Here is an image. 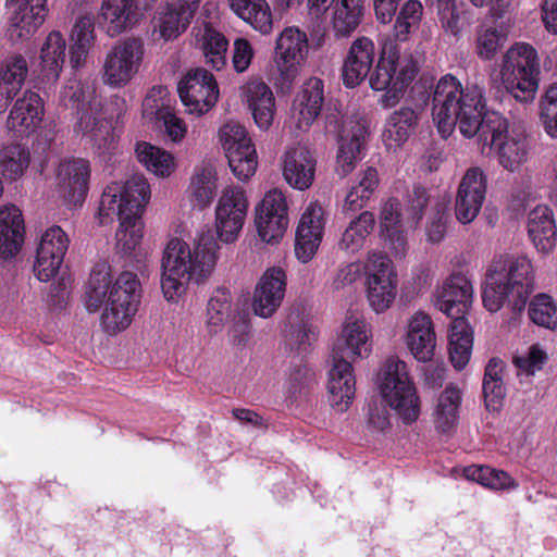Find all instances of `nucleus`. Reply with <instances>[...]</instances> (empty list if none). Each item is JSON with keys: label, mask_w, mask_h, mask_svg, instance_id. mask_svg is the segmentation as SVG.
Masks as SVG:
<instances>
[{"label": "nucleus", "mask_w": 557, "mask_h": 557, "mask_svg": "<svg viewBox=\"0 0 557 557\" xmlns=\"http://www.w3.org/2000/svg\"><path fill=\"white\" fill-rule=\"evenodd\" d=\"M249 210L246 190L237 185L224 187L214 206L213 227L199 234L191 249L185 242L173 238L163 251L161 289L164 298L176 302L185 294L190 280L209 277L219 260L220 243L238 240Z\"/></svg>", "instance_id": "nucleus-1"}, {"label": "nucleus", "mask_w": 557, "mask_h": 557, "mask_svg": "<svg viewBox=\"0 0 557 557\" xmlns=\"http://www.w3.org/2000/svg\"><path fill=\"white\" fill-rule=\"evenodd\" d=\"M432 104L433 122L444 139L453 134L457 124L462 136L479 139H515L524 131L520 123L509 124L500 113L485 111L482 89L476 86L463 89L449 74L437 82Z\"/></svg>", "instance_id": "nucleus-2"}, {"label": "nucleus", "mask_w": 557, "mask_h": 557, "mask_svg": "<svg viewBox=\"0 0 557 557\" xmlns=\"http://www.w3.org/2000/svg\"><path fill=\"white\" fill-rule=\"evenodd\" d=\"M422 15L423 5L420 1H406L396 15L393 35L380 39L379 59L369 84L374 90L385 91L380 99L384 108L395 107L418 74L413 55L400 54L397 41L408 40L410 34L418 29Z\"/></svg>", "instance_id": "nucleus-3"}, {"label": "nucleus", "mask_w": 557, "mask_h": 557, "mask_svg": "<svg viewBox=\"0 0 557 557\" xmlns=\"http://www.w3.org/2000/svg\"><path fill=\"white\" fill-rule=\"evenodd\" d=\"M140 302V283L137 275L123 272L113 282L111 267L98 263L91 271L85 292L88 311L103 307L100 325L109 335L125 331L133 322Z\"/></svg>", "instance_id": "nucleus-4"}, {"label": "nucleus", "mask_w": 557, "mask_h": 557, "mask_svg": "<svg viewBox=\"0 0 557 557\" xmlns=\"http://www.w3.org/2000/svg\"><path fill=\"white\" fill-rule=\"evenodd\" d=\"M150 185L143 175H134L126 182H115L104 189L99 207L102 224L117 218L116 250L128 255L140 244L144 223L140 215L150 200Z\"/></svg>", "instance_id": "nucleus-5"}, {"label": "nucleus", "mask_w": 557, "mask_h": 557, "mask_svg": "<svg viewBox=\"0 0 557 557\" xmlns=\"http://www.w3.org/2000/svg\"><path fill=\"white\" fill-rule=\"evenodd\" d=\"M533 288V267L529 258L499 257L486 272L483 305L490 312H497L507 300L512 311L520 313Z\"/></svg>", "instance_id": "nucleus-6"}, {"label": "nucleus", "mask_w": 557, "mask_h": 557, "mask_svg": "<svg viewBox=\"0 0 557 557\" xmlns=\"http://www.w3.org/2000/svg\"><path fill=\"white\" fill-rule=\"evenodd\" d=\"M375 384L385 405L403 423L412 424L419 419L421 399L407 362L396 357L387 359Z\"/></svg>", "instance_id": "nucleus-7"}, {"label": "nucleus", "mask_w": 557, "mask_h": 557, "mask_svg": "<svg viewBox=\"0 0 557 557\" xmlns=\"http://www.w3.org/2000/svg\"><path fill=\"white\" fill-rule=\"evenodd\" d=\"M539 55L527 42L510 46L502 58L499 78L504 88L518 101L530 102L539 87Z\"/></svg>", "instance_id": "nucleus-8"}, {"label": "nucleus", "mask_w": 557, "mask_h": 557, "mask_svg": "<svg viewBox=\"0 0 557 557\" xmlns=\"http://www.w3.org/2000/svg\"><path fill=\"white\" fill-rule=\"evenodd\" d=\"M62 98L72 102L79 112L75 126L76 136L90 137L91 139H108L119 136L116 134V121L109 117L111 106H103L95 96L91 87L78 81L71 82L62 90Z\"/></svg>", "instance_id": "nucleus-9"}, {"label": "nucleus", "mask_w": 557, "mask_h": 557, "mask_svg": "<svg viewBox=\"0 0 557 557\" xmlns=\"http://www.w3.org/2000/svg\"><path fill=\"white\" fill-rule=\"evenodd\" d=\"M364 293L370 308L375 313L388 310L396 297L398 278L392 259L377 249L366 253Z\"/></svg>", "instance_id": "nucleus-10"}, {"label": "nucleus", "mask_w": 557, "mask_h": 557, "mask_svg": "<svg viewBox=\"0 0 557 557\" xmlns=\"http://www.w3.org/2000/svg\"><path fill=\"white\" fill-rule=\"evenodd\" d=\"M145 58L141 39L128 37L115 42L106 53L101 81L111 88L127 86L140 72Z\"/></svg>", "instance_id": "nucleus-11"}, {"label": "nucleus", "mask_w": 557, "mask_h": 557, "mask_svg": "<svg viewBox=\"0 0 557 557\" xmlns=\"http://www.w3.org/2000/svg\"><path fill=\"white\" fill-rule=\"evenodd\" d=\"M309 53L307 34L297 27L284 28L276 38L274 66L276 82L282 88H290L299 76Z\"/></svg>", "instance_id": "nucleus-12"}, {"label": "nucleus", "mask_w": 557, "mask_h": 557, "mask_svg": "<svg viewBox=\"0 0 557 557\" xmlns=\"http://www.w3.org/2000/svg\"><path fill=\"white\" fill-rule=\"evenodd\" d=\"M288 210L287 198L280 188H272L262 196L253 209V224L261 242L280 243L289 224Z\"/></svg>", "instance_id": "nucleus-13"}, {"label": "nucleus", "mask_w": 557, "mask_h": 557, "mask_svg": "<svg viewBox=\"0 0 557 557\" xmlns=\"http://www.w3.org/2000/svg\"><path fill=\"white\" fill-rule=\"evenodd\" d=\"M324 103V84L310 77L295 95L290 108L289 129L296 137L306 135L321 113Z\"/></svg>", "instance_id": "nucleus-14"}, {"label": "nucleus", "mask_w": 557, "mask_h": 557, "mask_svg": "<svg viewBox=\"0 0 557 557\" xmlns=\"http://www.w3.org/2000/svg\"><path fill=\"white\" fill-rule=\"evenodd\" d=\"M400 341L408 354L418 362H429L436 349V332L431 315L417 310L407 317Z\"/></svg>", "instance_id": "nucleus-15"}, {"label": "nucleus", "mask_w": 557, "mask_h": 557, "mask_svg": "<svg viewBox=\"0 0 557 557\" xmlns=\"http://www.w3.org/2000/svg\"><path fill=\"white\" fill-rule=\"evenodd\" d=\"M326 212L319 201H310L300 214L295 233V256L308 263L318 252L324 235Z\"/></svg>", "instance_id": "nucleus-16"}, {"label": "nucleus", "mask_w": 557, "mask_h": 557, "mask_svg": "<svg viewBox=\"0 0 557 557\" xmlns=\"http://www.w3.org/2000/svg\"><path fill=\"white\" fill-rule=\"evenodd\" d=\"M70 246L67 234L58 225L48 227L40 236L34 273L41 282H49L55 277L63 263Z\"/></svg>", "instance_id": "nucleus-17"}, {"label": "nucleus", "mask_w": 557, "mask_h": 557, "mask_svg": "<svg viewBox=\"0 0 557 557\" xmlns=\"http://www.w3.org/2000/svg\"><path fill=\"white\" fill-rule=\"evenodd\" d=\"M183 104L191 113L208 112L219 99V88L214 76L205 69L188 72L178 84Z\"/></svg>", "instance_id": "nucleus-18"}, {"label": "nucleus", "mask_w": 557, "mask_h": 557, "mask_svg": "<svg viewBox=\"0 0 557 557\" xmlns=\"http://www.w3.org/2000/svg\"><path fill=\"white\" fill-rule=\"evenodd\" d=\"M48 0H5L9 14L8 34L12 40L29 39L48 14Z\"/></svg>", "instance_id": "nucleus-19"}, {"label": "nucleus", "mask_w": 557, "mask_h": 557, "mask_svg": "<svg viewBox=\"0 0 557 557\" xmlns=\"http://www.w3.org/2000/svg\"><path fill=\"white\" fill-rule=\"evenodd\" d=\"M287 286V275L281 267L268 268L260 276L252 295L256 315L271 318L282 306Z\"/></svg>", "instance_id": "nucleus-20"}, {"label": "nucleus", "mask_w": 557, "mask_h": 557, "mask_svg": "<svg viewBox=\"0 0 557 557\" xmlns=\"http://www.w3.org/2000/svg\"><path fill=\"white\" fill-rule=\"evenodd\" d=\"M90 178L89 162L82 158L60 162L57 171V190L71 207L81 206L88 193Z\"/></svg>", "instance_id": "nucleus-21"}, {"label": "nucleus", "mask_w": 557, "mask_h": 557, "mask_svg": "<svg viewBox=\"0 0 557 557\" xmlns=\"http://www.w3.org/2000/svg\"><path fill=\"white\" fill-rule=\"evenodd\" d=\"M473 301V285L462 273H453L435 290L433 305L451 318L463 317Z\"/></svg>", "instance_id": "nucleus-22"}, {"label": "nucleus", "mask_w": 557, "mask_h": 557, "mask_svg": "<svg viewBox=\"0 0 557 557\" xmlns=\"http://www.w3.org/2000/svg\"><path fill=\"white\" fill-rule=\"evenodd\" d=\"M371 337V326L364 318H346L334 344L332 358L348 357L351 361L367 358L372 351Z\"/></svg>", "instance_id": "nucleus-23"}, {"label": "nucleus", "mask_w": 557, "mask_h": 557, "mask_svg": "<svg viewBox=\"0 0 557 557\" xmlns=\"http://www.w3.org/2000/svg\"><path fill=\"white\" fill-rule=\"evenodd\" d=\"M314 151L301 143L290 145L281 157V169L285 182L297 190L311 187L315 176Z\"/></svg>", "instance_id": "nucleus-24"}, {"label": "nucleus", "mask_w": 557, "mask_h": 557, "mask_svg": "<svg viewBox=\"0 0 557 557\" xmlns=\"http://www.w3.org/2000/svg\"><path fill=\"white\" fill-rule=\"evenodd\" d=\"M329 403L338 412L348 410L356 394V377L351 362L334 357L327 377Z\"/></svg>", "instance_id": "nucleus-25"}, {"label": "nucleus", "mask_w": 557, "mask_h": 557, "mask_svg": "<svg viewBox=\"0 0 557 557\" xmlns=\"http://www.w3.org/2000/svg\"><path fill=\"white\" fill-rule=\"evenodd\" d=\"M44 104L38 94L26 90L13 103L7 119V127L16 137L30 136L40 125Z\"/></svg>", "instance_id": "nucleus-26"}, {"label": "nucleus", "mask_w": 557, "mask_h": 557, "mask_svg": "<svg viewBox=\"0 0 557 557\" xmlns=\"http://www.w3.org/2000/svg\"><path fill=\"white\" fill-rule=\"evenodd\" d=\"M219 185L218 169L212 161L197 164L185 190L189 206L200 211L207 209L215 198Z\"/></svg>", "instance_id": "nucleus-27"}, {"label": "nucleus", "mask_w": 557, "mask_h": 557, "mask_svg": "<svg viewBox=\"0 0 557 557\" xmlns=\"http://www.w3.org/2000/svg\"><path fill=\"white\" fill-rule=\"evenodd\" d=\"M98 17L103 32L114 38L134 28L138 22L136 0H101Z\"/></svg>", "instance_id": "nucleus-28"}, {"label": "nucleus", "mask_w": 557, "mask_h": 557, "mask_svg": "<svg viewBox=\"0 0 557 557\" xmlns=\"http://www.w3.org/2000/svg\"><path fill=\"white\" fill-rule=\"evenodd\" d=\"M191 18L189 5L181 2L161 4L151 21L152 35L164 41L174 40L187 29Z\"/></svg>", "instance_id": "nucleus-29"}, {"label": "nucleus", "mask_w": 557, "mask_h": 557, "mask_svg": "<svg viewBox=\"0 0 557 557\" xmlns=\"http://www.w3.org/2000/svg\"><path fill=\"white\" fill-rule=\"evenodd\" d=\"M375 55V46L370 38L355 39L343 64L344 85L349 88L358 86L369 75Z\"/></svg>", "instance_id": "nucleus-30"}, {"label": "nucleus", "mask_w": 557, "mask_h": 557, "mask_svg": "<svg viewBox=\"0 0 557 557\" xmlns=\"http://www.w3.org/2000/svg\"><path fill=\"white\" fill-rule=\"evenodd\" d=\"M462 401L461 389L447 385L436 397L432 408V422L437 433L451 435L459 421V410Z\"/></svg>", "instance_id": "nucleus-31"}, {"label": "nucleus", "mask_w": 557, "mask_h": 557, "mask_svg": "<svg viewBox=\"0 0 557 557\" xmlns=\"http://www.w3.org/2000/svg\"><path fill=\"white\" fill-rule=\"evenodd\" d=\"M240 96L250 109L256 124L268 129L275 114V98L271 88L261 81H251L240 88Z\"/></svg>", "instance_id": "nucleus-32"}, {"label": "nucleus", "mask_w": 557, "mask_h": 557, "mask_svg": "<svg viewBox=\"0 0 557 557\" xmlns=\"http://www.w3.org/2000/svg\"><path fill=\"white\" fill-rule=\"evenodd\" d=\"M27 75L28 62L21 54L11 55L0 64V114L7 111L21 92Z\"/></svg>", "instance_id": "nucleus-33"}, {"label": "nucleus", "mask_w": 557, "mask_h": 557, "mask_svg": "<svg viewBox=\"0 0 557 557\" xmlns=\"http://www.w3.org/2000/svg\"><path fill=\"white\" fill-rule=\"evenodd\" d=\"M24 219L15 206L0 208V255L11 258L16 255L24 243Z\"/></svg>", "instance_id": "nucleus-34"}, {"label": "nucleus", "mask_w": 557, "mask_h": 557, "mask_svg": "<svg viewBox=\"0 0 557 557\" xmlns=\"http://www.w3.org/2000/svg\"><path fill=\"white\" fill-rule=\"evenodd\" d=\"M528 233L539 252L553 251L557 242V232L553 211L547 206H537L530 211Z\"/></svg>", "instance_id": "nucleus-35"}, {"label": "nucleus", "mask_w": 557, "mask_h": 557, "mask_svg": "<svg viewBox=\"0 0 557 557\" xmlns=\"http://www.w3.org/2000/svg\"><path fill=\"white\" fill-rule=\"evenodd\" d=\"M97 40L95 21L90 15L79 16L70 33V63L73 69H82Z\"/></svg>", "instance_id": "nucleus-36"}, {"label": "nucleus", "mask_w": 557, "mask_h": 557, "mask_svg": "<svg viewBox=\"0 0 557 557\" xmlns=\"http://www.w3.org/2000/svg\"><path fill=\"white\" fill-rule=\"evenodd\" d=\"M230 169L239 181H248L258 168V153L253 141H223Z\"/></svg>", "instance_id": "nucleus-37"}, {"label": "nucleus", "mask_w": 557, "mask_h": 557, "mask_svg": "<svg viewBox=\"0 0 557 557\" xmlns=\"http://www.w3.org/2000/svg\"><path fill=\"white\" fill-rule=\"evenodd\" d=\"M323 125V135L335 139H366L371 135L369 122L359 114L344 117L337 111L329 112Z\"/></svg>", "instance_id": "nucleus-38"}, {"label": "nucleus", "mask_w": 557, "mask_h": 557, "mask_svg": "<svg viewBox=\"0 0 557 557\" xmlns=\"http://www.w3.org/2000/svg\"><path fill=\"white\" fill-rule=\"evenodd\" d=\"M375 216L370 211H362L346 226L338 240V248L347 255L360 252L373 233Z\"/></svg>", "instance_id": "nucleus-39"}, {"label": "nucleus", "mask_w": 557, "mask_h": 557, "mask_svg": "<svg viewBox=\"0 0 557 557\" xmlns=\"http://www.w3.org/2000/svg\"><path fill=\"white\" fill-rule=\"evenodd\" d=\"M231 10L262 35L273 29V15L267 0H228Z\"/></svg>", "instance_id": "nucleus-40"}, {"label": "nucleus", "mask_w": 557, "mask_h": 557, "mask_svg": "<svg viewBox=\"0 0 557 557\" xmlns=\"http://www.w3.org/2000/svg\"><path fill=\"white\" fill-rule=\"evenodd\" d=\"M448 341L451 364L455 369L462 370L470 360L473 345L472 330L463 317L453 320Z\"/></svg>", "instance_id": "nucleus-41"}, {"label": "nucleus", "mask_w": 557, "mask_h": 557, "mask_svg": "<svg viewBox=\"0 0 557 557\" xmlns=\"http://www.w3.org/2000/svg\"><path fill=\"white\" fill-rule=\"evenodd\" d=\"M135 150L138 161L157 177H170L177 169L174 154L150 141H138Z\"/></svg>", "instance_id": "nucleus-42"}, {"label": "nucleus", "mask_w": 557, "mask_h": 557, "mask_svg": "<svg viewBox=\"0 0 557 557\" xmlns=\"http://www.w3.org/2000/svg\"><path fill=\"white\" fill-rule=\"evenodd\" d=\"M196 45L202 51L206 62L215 70H221L226 63L228 41L225 36L205 24L197 29Z\"/></svg>", "instance_id": "nucleus-43"}, {"label": "nucleus", "mask_w": 557, "mask_h": 557, "mask_svg": "<svg viewBox=\"0 0 557 557\" xmlns=\"http://www.w3.org/2000/svg\"><path fill=\"white\" fill-rule=\"evenodd\" d=\"M66 55V40L58 30L45 38L39 53L41 70L48 78L57 79L63 69Z\"/></svg>", "instance_id": "nucleus-44"}, {"label": "nucleus", "mask_w": 557, "mask_h": 557, "mask_svg": "<svg viewBox=\"0 0 557 557\" xmlns=\"http://www.w3.org/2000/svg\"><path fill=\"white\" fill-rule=\"evenodd\" d=\"M361 0H337L332 7L331 24L336 37L350 36L360 24Z\"/></svg>", "instance_id": "nucleus-45"}, {"label": "nucleus", "mask_w": 557, "mask_h": 557, "mask_svg": "<svg viewBox=\"0 0 557 557\" xmlns=\"http://www.w3.org/2000/svg\"><path fill=\"white\" fill-rule=\"evenodd\" d=\"M504 362L493 358L485 368L483 379V395L487 410L498 411L506 397V387L503 382Z\"/></svg>", "instance_id": "nucleus-46"}, {"label": "nucleus", "mask_w": 557, "mask_h": 557, "mask_svg": "<svg viewBox=\"0 0 557 557\" xmlns=\"http://www.w3.org/2000/svg\"><path fill=\"white\" fill-rule=\"evenodd\" d=\"M232 312V295L226 289H216L207 304L205 326L209 334L222 332Z\"/></svg>", "instance_id": "nucleus-47"}, {"label": "nucleus", "mask_w": 557, "mask_h": 557, "mask_svg": "<svg viewBox=\"0 0 557 557\" xmlns=\"http://www.w3.org/2000/svg\"><path fill=\"white\" fill-rule=\"evenodd\" d=\"M463 476L493 491H509L518 487V483L507 472L487 466L472 465L462 470Z\"/></svg>", "instance_id": "nucleus-48"}, {"label": "nucleus", "mask_w": 557, "mask_h": 557, "mask_svg": "<svg viewBox=\"0 0 557 557\" xmlns=\"http://www.w3.org/2000/svg\"><path fill=\"white\" fill-rule=\"evenodd\" d=\"M496 151L498 162L509 171L517 170L528 158L527 141H484L481 151L490 154Z\"/></svg>", "instance_id": "nucleus-49"}, {"label": "nucleus", "mask_w": 557, "mask_h": 557, "mask_svg": "<svg viewBox=\"0 0 557 557\" xmlns=\"http://www.w3.org/2000/svg\"><path fill=\"white\" fill-rule=\"evenodd\" d=\"M29 164V152L18 143H11L0 151V172L9 180L20 178Z\"/></svg>", "instance_id": "nucleus-50"}, {"label": "nucleus", "mask_w": 557, "mask_h": 557, "mask_svg": "<svg viewBox=\"0 0 557 557\" xmlns=\"http://www.w3.org/2000/svg\"><path fill=\"white\" fill-rule=\"evenodd\" d=\"M506 35L494 25H480L475 30V54L483 61L493 60L506 42Z\"/></svg>", "instance_id": "nucleus-51"}, {"label": "nucleus", "mask_w": 557, "mask_h": 557, "mask_svg": "<svg viewBox=\"0 0 557 557\" xmlns=\"http://www.w3.org/2000/svg\"><path fill=\"white\" fill-rule=\"evenodd\" d=\"M530 320L548 330L557 329V304L548 294H537L532 298L528 308Z\"/></svg>", "instance_id": "nucleus-52"}, {"label": "nucleus", "mask_w": 557, "mask_h": 557, "mask_svg": "<svg viewBox=\"0 0 557 557\" xmlns=\"http://www.w3.org/2000/svg\"><path fill=\"white\" fill-rule=\"evenodd\" d=\"M417 125V113L410 108H401L387 119L384 135L388 139H408L414 134Z\"/></svg>", "instance_id": "nucleus-53"}, {"label": "nucleus", "mask_w": 557, "mask_h": 557, "mask_svg": "<svg viewBox=\"0 0 557 557\" xmlns=\"http://www.w3.org/2000/svg\"><path fill=\"white\" fill-rule=\"evenodd\" d=\"M172 110V99L165 86H153L143 101V116L158 121Z\"/></svg>", "instance_id": "nucleus-54"}, {"label": "nucleus", "mask_w": 557, "mask_h": 557, "mask_svg": "<svg viewBox=\"0 0 557 557\" xmlns=\"http://www.w3.org/2000/svg\"><path fill=\"white\" fill-rule=\"evenodd\" d=\"M548 360L546 350L539 344L531 345L525 351L513 357V364L519 373L534 375L541 371Z\"/></svg>", "instance_id": "nucleus-55"}, {"label": "nucleus", "mask_w": 557, "mask_h": 557, "mask_svg": "<svg viewBox=\"0 0 557 557\" xmlns=\"http://www.w3.org/2000/svg\"><path fill=\"white\" fill-rule=\"evenodd\" d=\"M363 151L362 141H341L336 156V171L342 176L349 174L362 159Z\"/></svg>", "instance_id": "nucleus-56"}, {"label": "nucleus", "mask_w": 557, "mask_h": 557, "mask_svg": "<svg viewBox=\"0 0 557 557\" xmlns=\"http://www.w3.org/2000/svg\"><path fill=\"white\" fill-rule=\"evenodd\" d=\"M485 197L458 191L455 200V215L462 224L471 223L480 213Z\"/></svg>", "instance_id": "nucleus-57"}, {"label": "nucleus", "mask_w": 557, "mask_h": 557, "mask_svg": "<svg viewBox=\"0 0 557 557\" xmlns=\"http://www.w3.org/2000/svg\"><path fill=\"white\" fill-rule=\"evenodd\" d=\"M366 256L351 262L342 264L335 272L331 286L341 290L354 285L361 276L366 280Z\"/></svg>", "instance_id": "nucleus-58"}, {"label": "nucleus", "mask_w": 557, "mask_h": 557, "mask_svg": "<svg viewBox=\"0 0 557 557\" xmlns=\"http://www.w3.org/2000/svg\"><path fill=\"white\" fill-rule=\"evenodd\" d=\"M437 15L444 32L458 37L462 30L460 13L456 0H437Z\"/></svg>", "instance_id": "nucleus-59"}, {"label": "nucleus", "mask_w": 557, "mask_h": 557, "mask_svg": "<svg viewBox=\"0 0 557 557\" xmlns=\"http://www.w3.org/2000/svg\"><path fill=\"white\" fill-rule=\"evenodd\" d=\"M541 117L550 137H557V84L550 85L541 101Z\"/></svg>", "instance_id": "nucleus-60"}, {"label": "nucleus", "mask_w": 557, "mask_h": 557, "mask_svg": "<svg viewBox=\"0 0 557 557\" xmlns=\"http://www.w3.org/2000/svg\"><path fill=\"white\" fill-rule=\"evenodd\" d=\"M380 234L403 228L400 203L396 199L385 201L379 214Z\"/></svg>", "instance_id": "nucleus-61"}, {"label": "nucleus", "mask_w": 557, "mask_h": 557, "mask_svg": "<svg viewBox=\"0 0 557 557\" xmlns=\"http://www.w3.org/2000/svg\"><path fill=\"white\" fill-rule=\"evenodd\" d=\"M448 202V199H446L442 205V208L437 209L436 213L430 218L426 224L425 235L429 243L438 244L446 235L448 220L446 211Z\"/></svg>", "instance_id": "nucleus-62"}, {"label": "nucleus", "mask_w": 557, "mask_h": 557, "mask_svg": "<svg viewBox=\"0 0 557 557\" xmlns=\"http://www.w3.org/2000/svg\"><path fill=\"white\" fill-rule=\"evenodd\" d=\"M458 191H466V194L482 195L486 194V176L479 168L469 169L463 175Z\"/></svg>", "instance_id": "nucleus-63"}, {"label": "nucleus", "mask_w": 557, "mask_h": 557, "mask_svg": "<svg viewBox=\"0 0 557 557\" xmlns=\"http://www.w3.org/2000/svg\"><path fill=\"white\" fill-rule=\"evenodd\" d=\"M255 51L251 44L245 38L234 41L233 65L238 73L245 72L253 58Z\"/></svg>", "instance_id": "nucleus-64"}]
</instances>
